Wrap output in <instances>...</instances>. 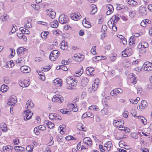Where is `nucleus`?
I'll return each instance as SVG.
<instances>
[{"label":"nucleus","mask_w":152,"mask_h":152,"mask_svg":"<svg viewBox=\"0 0 152 152\" xmlns=\"http://www.w3.org/2000/svg\"><path fill=\"white\" fill-rule=\"evenodd\" d=\"M69 18L66 15L62 14L60 15L59 18V22L63 24L67 23L69 21Z\"/></svg>","instance_id":"obj_1"},{"label":"nucleus","mask_w":152,"mask_h":152,"mask_svg":"<svg viewBox=\"0 0 152 152\" xmlns=\"http://www.w3.org/2000/svg\"><path fill=\"white\" fill-rule=\"evenodd\" d=\"M33 114L32 112L31 113L30 110H28L24 112L23 113L24 119L25 120H28L30 119Z\"/></svg>","instance_id":"obj_2"},{"label":"nucleus","mask_w":152,"mask_h":152,"mask_svg":"<svg viewBox=\"0 0 152 152\" xmlns=\"http://www.w3.org/2000/svg\"><path fill=\"white\" fill-rule=\"evenodd\" d=\"M144 70L150 71L152 70V64L148 61L145 62L143 65Z\"/></svg>","instance_id":"obj_3"},{"label":"nucleus","mask_w":152,"mask_h":152,"mask_svg":"<svg viewBox=\"0 0 152 152\" xmlns=\"http://www.w3.org/2000/svg\"><path fill=\"white\" fill-rule=\"evenodd\" d=\"M52 101L55 102L61 103L63 101V98L59 95H56L53 96L52 99Z\"/></svg>","instance_id":"obj_4"},{"label":"nucleus","mask_w":152,"mask_h":152,"mask_svg":"<svg viewBox=\"0 0 152 152\" xmlns=\"http://www.w3.org/2000/svg\"><path fill=\"white\" fill-rule=\"evenodd\" d=\"M72 58L75 61L78 62H81L83 60L84 56L83 55H81L80 54H79L78 55L75 54L72 57Z\"/></svg>","instance_id":"obj_5"},{"label":"nucleus","mask_w":152,"mask_h":152,"mask_svg":"<svg viewBox=\"0 0 152 152\" xmlns=\"http://www.w3.org/2000/svg\"><path fill=\"white\" fill-rule=\"evenodd\" d=\"M66 81L68 84L73 86L76 85L77 84V83L76 81L71 77H67L66 79Z\"/></svg>","instance_id":"obj_6"},{"label":"nucleus","mask_w":152,"mask_h":152,"mask_svg":"<svg viewBox=\"0 0 152 152\" xmlns=\"http://www.w3.org/2000/svg\"><path fill=\"white\" fill-rule=\"evenodd\" d=\"M49 118L51 120H60L61 119V116L54 113H50L49 115Z\"/></svg>","instance_id":"obj_7"},{"label":"nucleus","mask_w":152,"mask_h":152,"mask_svg":"<svg viewBox=\"0 0 152 152\" xmlns=\"http://www.w3.org/2000/svg\"><path fill=\"white\" fill-rule=\"evenodd\" d=\"M70 17L73 20H77L80 19L81 15L79 13H75L72 14L70 15Z\"/></svg>","instance_id":"obj_8"},{"label":"nucleus","mask_w":152,"mask_h":152,"mask_svg":"<svg viewBox=\"0 0 152 152\" xmlns=\"http://www.w3.org/2000/svg\"><path fill=\"white\" fill-rule=\"evenodd\" d=\"M146 8L143 6H141L139 7V13L141 15H144L147 14Z\"/></svg>","instance_id":"obj_9"},{"label":"nucleus","mask_w":152,"mask_h":152,"mask_svg":"<svg viewBox=\"0 0 152 152\" xmlns=\"http://www.w3.org/2000/svg\"><path fill=\"white\" fill-rule=\"evenodd\" d=\"M147 102L145 100H142L140 104L137 107V109L139 110H142V109H144L147 107Z\"/></svg>","instance_id":"obj_10"},{"label":"nucleus","mask_w":152,"mask_h":152,"mask_svg":"<svg viewBox=\"0 0 152 152\" xmlns=\"http://www.w3.org/2000/svg\"><path fill=\"white\" fill-rule=\"evenodd\" d=\"M113 123L114 126L116 127H118L124 124V121L121 120H114Z\"/></svg>","instance_id":"obj_11"},{"label":"nucleus","mask_w":152,"mask_h":152,"mask_svg":"<svg viewBox=\"0 0 152 152\" xmlns=\"http://www.w3.org/2000/svg\"><path fill=\"white\" fill-rule=\"evenodd\" d=\"M106 9L107 11L106 14L107 15H109L113 12L114 8L113 6L110 4H108L106 6Z\"/></svg>","instance_id":"obj_12"},{"label":"nucleus","mask_w":152,"mask_h":152,"mask_svg":"<svg viewBox=\"0 0 152 152\" xmlns=\"http://www.w3.org/2000/svg\"><path fill=\"white\" fill-rule=\"evenodd\" d=\"M112 144L110 141H108L106 142L104 146V149L106 151L108 152L110 150Z\"/></svg>","instance_id":"obj_13"},{"label":"nucleus","mask_w":152,"mask_h":152,"mask_svg":"<svg viewBox=\"0 0 152 152\" xmlns=\"http://www.w3.org/2000/svg\"><path fill=\"white\" fill-rule=\"evenodd\" d=\"M20 70L23 73H27L30 71V69L28 66H23L20 67Z\"/></svg>","instance_id":"obj_14"},{"label":"nucleus","mask_w":152,"mask_h":152,"mask_svg":"<svg viewBox=\"0 0 152 152\" xmlns=\"http://www.w3.org/2000/svg\"><path fill=\"white\" fill-rule=\"evenodd\" d=\"M83 142L87 145L90 146L92 145V141L90 138L86 137L83 140Z\"/></svg>","instance_id":"obj_15"},{"label":"nucleus","mask_w":152,"mask_h":152,"mask_svg":"<svg viewBox=\"0 0 152 152\" xmlns=\"http://www.w3.org/2000/svg\"><path fill=\"white\" fill-rule=\"evenodd\" d=\"M17 102V100L15 96H13L10 98L7 102V104L9 105H13Z\"/></svg>","instance_id":"obj_16"},{"label":"nucleus","mask_w":152,"mask_h":152,"mask_svg":"<svg viewBox=\"0 0 152 152\" xmlns=\"http://www.w3.org/2000/svg\"><path fill=\"white\" fill-rule=\"evenodd\" d=\"M115 23H112V21L111 20H110L108 22V25L110 28L112 27L113 30L114 31H116L117 30V28L114 24Z\"/></svg>","instance_id":"obj_17"},{"label":"nucleus","mask_w":152,"mask_h":152,"mask_svg":"<svg viewBox=\"0 0 152 152\" xmlns=\"http://www.w3.org/2000/svg\"><path fill=\"white\" fill-rule=\"evenodd\" d=\"M68 45L67 42L65 40H63L60 44V48L63 50H65L68 48Z\"/></svg>","instance_id":"obj_18"},{"label":"nucleus","mask_w":152,"mask_h":152,"mask_svg":"<svg viewBox=\"0 0 152 152\" xmlns=\"http://www.w3.org/2000/svg\"><path fill=\"white\" fill-rule=\"evenodd\" d=\"M31 21V20L30 18H27V20L25 22V27L27 28H29L32 27L30 23Z\"/></svg>","instance_id":"obj_19"},{"label":"nucleus","mask_w":152,"mask_h":152,"mask_svg":"<svg viewBox=\"0 0 152 152\" xmlns=\"http://www.w3.org/2000/svg\"><path fill=\"white\" fill-rule=\"evenodd\" d=\"M121 16L119 15H116L113 16L111 18L112 21H113V23H116L120 19Z\"/></svg>","instance_id":"obj_20"},{"label":"nucleus","mask_w":152,"mask_h":152,"mask_svg":"<svg viewBox=\"0 0 152 152\" xmlns=\"http://www.w3.org/2000/svg\"><path fill=\"white\" fill-rule=\"evenodd\" d=\"M27 108L28 110H30L34 107L33 103L30 100H28L26 103Z\"/></svg>","instance_id":"obj_21"},{"label":"nucleus","mask_w":152,"mask_h":152,"mask_svg":"<svg viewBox=\"0 0 152 152\" xmlns=\"http://www.w3.org/2000/svg\"><path fill=\"white\" fill-rule=\"evenodd\" d=\"M48 10L50 12L48 13V15L50 16L52 19L54 18L56 15V13L53 10L51 9Z\"/></svg>","instance_id":"obj_22"},{"label":"nucleus","mask_w":152,"mask_h":152,"mask_svg":"<svg viewBox=\"0 0 152 152\" xmlns=\"http://www.w3.org/2000/svg\"><path fill=\"white\" fill-rule=\"evenodd\" d=\"M44 123L46 124L47 126L50 129H52L54 127V124L51 121L46 120L44 121Z\"/></svg>","instance_id":"obj_23"},{"label":"nucleus","mask_w":152,"mask_h":152,"mask_svg":"<svg viewBox=\"0 0 152 152\" xmlns=\"http://www.w3.org/2000/svg\"><path fill=\"white\" fill-rule=\"evenodd\" d=\"M89 80L86 77H83L82 78L81 84L83 86L86 85V84L88 83Z\"/></svg>","instance_id":"obj_24"},{"label":"nucleus","mask_w":152,"mask_h":152,"mask_svg":"<svg viewBox=\"0 0 152 152\" xmlns=\"http://www.w3.org/2000/svg\"><path fill=\"white\" fill-rule=\"evenodd\" d=\"M0 129L3 131L6 132L7 131V125L4 123H2L0 124Z\"/></svg>","instance_id":"obj_25"},{"label":"nucleus","mask_w":152,"mask_h":152,"mask_svg":"<svg viewBox=\"0 0 152 152\" xmlns=\"http://www.w3.org/2000/svg\"><path fill=\"white\" fill-rule=\"evenodd\" d=\"M22 33H18L17 36L20 39H23L24 41H26L27 40L26 37L23 35Z\"/></svg>","instance_id":"obj_26"},{"label":"nucleus","mask_w":152,"mask_h":152,"mask_svg":"<svg viewBox=\"0 0 152 152\" xmlns=\"http://www.w3.org/2000/svg\"><path fill=\"white\" fill-rule=\"evenodd\" d=\"M58 23L57 20H54L53 22H51L50 25L51 27L53 28H56L58 27Z\"/></svg>","instance_id":"obj_27"},{"label":"nucleus","mask_w":152,"mask_h":152,"mask_svg":"<svg viewBox=\"0 0 152 152\" xmlns=\"http://www.w3.org/2000/svg\"><path fill=\"white\" fill-rule=\"evenodd\" d=\"M1 19L3 22L7 21L9 19V16L6 14H4L1 15Z\"/></svg>","instance_id":"obj_28"},{"label":"nucleus","mask_w":152,"mask_h":152,"mask_svg":"<svg viewBox=\"0 0 152 152\" xmlns=\"http://www.w3.org/2000/svg\"><path fill=\"white\" fill-rule=\"evenodd\" d=\"M130 76L131 81L133 84H135L137 81V78L133 75H131Z\"/></svg>","instance_id":"obj_29"},{"label":"nucleus","mask_w":152,"mask_h":152,"mask_svg":"<svg viewBox=\"0 0 152 152\" xmlns=\"http://www.w3.org/2000/svg\"><path fill=\"white\" fill-rule=\"evenodd\" d=\"M20 30L21 31V32L23 34H28L30 32L26 28H23V27H21L20 28Z\"/></svg>","instance_id":"obj_30"},{"label":"nucleus","mask_w":152,"mask_h":152,"mask_svg":"<svg viewBox=\"0 0 152 152\" xmlns=\"http://www.w3.org/2000/svg\"><path fill=\"white\" fill-rule=\"evenodd\" d=\"M94 69L92 67H88L87 68L86 73L88 75H90L94 71Z\"/></svg>","instance_id":"obj_31"},{"label":"nucleus","mask_w":152,"mask_h":152,"mask_svg":"<svg viewBox=\"0 0 152 152\" xmlns=\"http://www.w3.org/2000/svg\"><path fill=\"white\" fill-rule=\"evenodd\" d=\"M53 83L56 86L57 85L61 86L62 84V80L59 78H56L54 80Z\"/></svg>","instance_id":"obj_32"},{"label":"nucleus","mask_w":152,"mask_h":152,"mask_svg":"<svg viewBox=\"0 0 152 152\" xmlns=\"http://www.w3.org/2000/svg\"><path fill=\"white\" fill-rule=\"evenodd\" d=\"M8 88V86L3 84L1 86L0 90L2 92H6Z\"/></svg>","instance_id":"obj_33"},{"label":"nucleus","mask_w":152,"mask_h":152,"mask_svg":"<svg viewBox=\"0 0 152 152\" xmlns=\"http://www.w3.org/2000/svg\"><path fill=\"white\" fill-rule=\"evenodd\" d=\"M12 149V147L11 146H4L3 147V150L4 152H8L9 150H11Z\"/></svg>","instance_id":"obj_34"},{"label":"nucleus","mask_w":152,"mask_h":152,"mask_svg":"<svg viewBox=\"0 0 152 152\" xmlns=\"http://www.w3.org/2000/svg\"><path fill=\"white\" fill-rule=\"evenodd\" d=\"M119 130L121 131H124L125 132L129 133L130 132V130L124 126L120 127L119 128Z\"/></svg>","instance_id":"obj_35"},{"label":"nucleus","mask_w":152,"mask_h":152,"mask_svg":"<svg viewBox=\"0 0 152 152\" xmlns=\"http://www.w3.org/2000/svg\"><path fill=\"white\" fill-rule=\"evenodd\" d=\"M69 106V108H72V110L74 112L77 111L78 110V109L77 108V106L75 107L74 105L73 104H70Z\"/></svg>","instance_id":"obj_36"},{"label":"nucleus","mask_w":152,"mask_h":152,"mask_svg":"<svg viewBox=\"0 0 152 152\" xmlns=\"http://www.w3.org/2000/svg\"><path fill=\"white\" fill-rule=\"evenodd\" d=\"M49 34V32L48 31H43L41 33V36L42 39H45L46 38L47 36Z\"/></svg>","instance_id":"obj_37"},{"label":"nucleus","mask_w":152,"mask_h":152,"mask_svg":"<svg viewBox=\"0 0 152 152\" xmlns=\"http://www.w3.org/2000/svg\"><path fill=\"white\" fill-rule=\"evenodd\" d=\"M25 48L23 47H20L17 49V53L18 54H24Z\"/></svg>","instance_id":"obj_38"},{"label":"nucleus","mask_w":152,"mask_h":152,"mask_svg":"<svg viewBox=\"0 0 152 152\" xmlns=\"http://www.w3.org/2000/svg\"><path fill=\"white\" fill-rule=\"evenodd\" d=\"M59 53V52L56 50H53L51 53L50 54V55L52 56L53 55L56 58L58 56V54Z\"/></svg>","instance_id":"obj_39"},{"label":"nucleus","mask_w":152,"mask_h":152,"mask_svg":"<svg viewBox=\"0 0 152 152\" xmlns=\"http://www.w3.org/2000/svg\"><path fill=\"white\" fill-rule=\"evenodd\" d=\"M97 11V8L96 7L95 5H94L92 7V10L91 12V13L92 15L94 14Z\"/></svg>","instance_id":"obj_40"},{"label":"nucleus","mask_w":152,"mask_h":152,"mask_svg":"<svg viewBox=\"0 0 152 152\" xmlns=\"http://www.w3.org/2000/svg\"><path fill=\"white\" fill-rule=\"evenodd\" d=\"M84 20H85L84 23H83V24L84 26L86 28H90L91 27V25L90 24L89 22H88V21H86V18H85L84 19Z\"/></svg>","instance_id":"obj_41"},{"label":"nucleus","mask_w":152,"mask_h":152,"mask_svg":"<svg viewBox=\"0 0 152 152\" xmlns=\"http://www.w3.org/2000/svg\"><path fill=\"white\" fill-rule=\"evenodd\" d=\"M4 83L6 84H8L10 83L11 80L9 77L7 76L4 77Z\"/></svg>","instance_id":"obj_42"},{"label":"nucleus","mask_w":152,"mask_h":152,"mask_svg":"<svg viewBox=\"0 0 152 152\" xmlns=\"http://www.w3.org/2000/svg\"><path fill=\"white\" fill-rule=\"evenodd\" d=\"M128 3L132 6H134L136 5L137 2L133 0H129L128 1Z\"/></svg>","instance_id":"obj_43"},{"label":"nucleus","mask_w":152,"mask_h":152,"mask_svg":"<svg viewBox=\"0 0 152 152\" xmlns=\"http://www.w3.org/2000/svg\"><path fill=\"white\" fill-rule=\"evenodd\" d=\"M89 109L91 110H95L97 111L99 110L98 107L96 105H92L90 106Z\"/></svg>","instance_id":"obj_44"},{"label":"nucleus","mask_w":152,"mask_h":152,"mask_svg":"<svg viewBox=\"0 0 152 152\" xmlns=\"http://www.w3.org/2000/svg\"><path fill=\"white\" fill-rule=\"evenodd\" d=\"M67 109H62L60 110V112L63 114H70L71 113L70 111L67 110Z\"/></svg>","instance_id":"obj_45"},{"label":"nucleus","mask_w":152,"mask_h":152,"mask_svg":"<svg viewBox=\"0 0 152 152\" xmlns=\"http://www.w3.org/2000/svg\"><path fill=\"white\" fill-rule=\"evenodd\" d=\"M101 112L103 115H106L108 114L107 110L105 108H103L101 110Z\"/></svg>","instance_id":"obj_46"},{"label":"nucleus","mask_w":152,"mask_h":152,"mask_svg":"<svg viewBox=\"0 0 152 152\" xmlns=\"http://www.w3.org/2000/svg\"><path fill=\"white\" fill-rule=\"evenodd\" d=\"M66 126L65 125H62L60 126L59 129L60 131V133L61 134H64V133L63 129L65 128Z\"/></svg>","instance_id":"obj_47"},{"label":"nucleus","mask_w":152,"mask_h":152,"mask_svg":"<svg viewBox=\"0 0 152 152\" xmlns=\"http://www.w3.org/2000/svg\"><path fill=\"white\" fill-rule=\"evenodd\" d=\"M83 68H82L80 69V71L78 72H77L76 73L75 76L76 77H78L80 76L83 72Z\"/></svg>","instance_id":"obj_48"},{"label":"nucleus","mask_w":152,"mask_h":152,"mask_svg":"<svg viewBox=\"0 0 152 152\" xmlns=\"http://www.w3.org/2000/svg\"><path fill=\"white\" fill-rule=\"evenodd\" d=\"M34 148V146L33 145H30L26 147V150L29 152H31Z\"/></svg>","instance_id":"obj_49"},{"label":"nucleus","mask_w":152,"mask_h":152,"mask_svg":"<svg viewBox=\"0 0 152 152\" xmlns=\"http://www.w3.org/2000/svg\"><path fill=\"white\" fill-rule=\"evenodd\" d=\"M98 87V85L96 83H94L92 85V88H93V90H94V91H96Z\"/></svg>","instance_id":"obj_50"},{"label":"nucleus","mask_w":152,"mask_h":152,"mask_svg":"<svg viewBox=\"0 0 152 152\" xmlns=\"http://www.w3.org/2000/svg\"><path fill=\"white\" fill-rule=\"evenodd\" d=\"M66 140H76V138L72 136H66Z\"/></svg>","instance_id":"obj_51"},{"label":"nucleus","mask_w":152,"mask_h":152,"mask_svg":"<svg viewBox=\"0 0 152 152\" xmlns=\"http://www.w3.org/2000/svg\"><path fill=\"white\" fill-rule=\"evenodd\" d=\"M107 26L104 25H103L101 29V31L102 32H105L107 30Z\"/></svg>","instance_id":"obj_52"},{"label":"nucleus","mask_w":152,"mask_h":152,"mask_svg":"<svg viewBox=\"0 0 152 152\" xmlns=\"http://www.w3.org/2000/svg\"><path fill=\"white\" fill-rule=\"evenodd\" d=\"M115 91L118 94L120 93L121 94L123 93V91L122 89L120 88H116L115 89Z\"/></svg>","instance_id":"obj_53"},{"label":"nucleus","mask_w":152,"mask_h":152,"mask_svg":"<svg viewBox=\"0 0 152 152\" xmlns=\"http://www.w3.org/2000/svg\"><path fill=\"white\" fill-rule=\"evenodd\" d=\"M131 113L133 116L134 117H135L136 116L137 113L136 111L134 109H131Z\"/></svg>","instance_id":"obj_54"},{"label":"nucleus","mask_w":152,"mask_h":152,"mask_svg":"<svg viewBox=\"0 0 152 152\" xmlns=\"http://www.w3.org/2000/svg\"><path fill=\"white\" fill-rule=\"evenodd\" d=\"M87 116L88 117H91V118H93L94 117V115L90 112H86Z\"/></svg>","instance_id":"obj_55"},{"label":"nucleus","mask_w":152,"mask_h":152,"mask_svg":"<svg viewBox=\"0 0 152 152\" xmlns=\"http://www.w3.org/2000/svg\"><path fill=\"white\" fill-rule=\"evenodd\" d=\"M96 48V46H94L92 48L91 50V53L94 55H95V54H96V52L95 51Z\"/></svg>","instance_id":"obj_56"},{"label":"nucleus","mask_w":152,"mask_h":152,"mask_svg":"<svg viewBox=\"0 0 152 152\" xmlns=\"http://www.w3.org/2000/svg\"><path fill=\"white\" fill-rule=\"evenodd\" d=\"M131 136L133 138L135 139H137L138 138V136L137 134L135 132L132 133L131 134Z\"/></svg>","instance_id":"obj_57"},{"label":"nucleus","mask_w":152,"mask_h":152,"mask_svg":"<svg viewBox=\"0 0 152 152\" xmlns=\"http://www.w3.org/2000/svg\"><path fill=\"white\" fill-rule=\"evenodd\" d=\"M122 37L121 38L122 43L124 45H125L127 43V41L124 37L121 36Z\"/></svg>","instance_id":"obj_58"},{"label":"nucleus","mask_w":152,"mask_h":152,"mask_svg":"<svg viewBox=\"0 0 152 152\" xmlns=\"http://www.w3.org/2000/svg\"><path fill=\"white\" fill-rule=\"evenodd\" d=\"M119 144L120 147H122L123 146L125 145V143L124 141L121 140L119 142Z\"/></svg>","instance_id":"obj_59"},{"label":"nucleus","mask_w":152,"mask_h":152,"mask_svg":"<svg viewBox=\"0 0 152 152\" xmlns=\"http://www.w3.org/2000/svg\"><path fill=\"white\" fill-rule=\"evenodd\" d=\"M38 127H36L34 129V132L36 135H38L39 134V132L38 131Z\"/></svg>","instance_id":"obj_60"},{"label":"nucleus","mask_w":152,"mask_h":152,"mask_svg":"<svg viewBox=\"0 0 152 152\" xmlns=\"http://www.w3.org/2000/svg\"><path fill=\"white\" fill-rule=\"evenodd\" d=\"M135 15V13L134 11H131L129 13V15L131 18H133L134 17Z\"/></svg>","instance_id":"obj_61"},{"label":"nucleus","mask_w":152,"mask_h":152,"mask_svg":"<svg viewBox=\"0 0 152 152\" xmlns=\"http://www.w3.org/2000/svg\"><path fill=\"white\" fill-rule=\"evenodd\" d=\"M59 68H60V69H62V70L64 71H66L68 70V69L67 67L65 66L64 65H61L59 66Z\"/></svg>","instance_id":"obj_62"},{"label":"nucleus","mask_w":152,"mask_h":152,"mask_svg":"<svg viewBox=\"0 0 152 152\" xmlns=\"http://www.w3.org/2000/svg\"><path fill=\"white\" fill-rule=\"evenodd\" d=\"M142 44H143V45L144 46V48H146L148 47V45L147 42H142Z\"/></svg>","instance_id":"obj_63"},{"label":"nucleus","mask_w":152,"mask_h":152,"mask_svg":"<svg viewBox=\"0 0 152 152\" xmlns=\"http://www.w3.org/2000/svg\"><path fill=\"white\" fill-rule=\"evenodd\" d=\"M146 21L145 20H144L140 23L141 26L144 27H145L146 26Z\"/></svg>","instance_id":"obj_64"}]
</instances>
